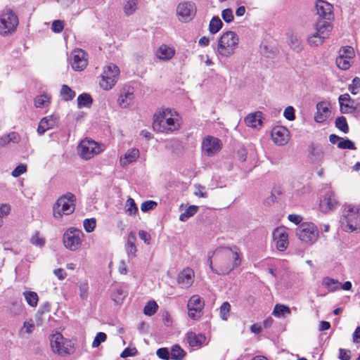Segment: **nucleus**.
Wrapping results in <instances>:
<instances>
[{
    "label": "nucleus",
    "mask_w": 360,
    "mask_h": 360,
    "mask_svg": "<svg viewBox=\"0 0 360 360\" xmlns=\"http://www.w3.org/2000/svg\"><path fill=\"white\" fill-rule=\"evenodd\" d=\"M204 306L205 302L198 295L191 296L187 304L188 317L192 320L200 319Z\"/></svg>",
    "instance_id": "nucleus-12"
},
{
    "label": "nucleus",
    "mask_w": 360,
    "mask_h": 360,
    "mask_svg": "<svg viewBox=\"0 0 360 360\" xmlns=\"http://www.w3.org/2000/svg\"><path fill=\"white\" fill-rule=\"evenodd\" d=\"M348 89L353 95L357 94L360 91V78L355 77L352 84L349 85Z\"/></svg>",
    "instance_id": "nucleus-50"
},
{
    "label": "nucleus",
    "mask_w": 360,
    "mask_h": 360,
    "mask_svg": "<svg viewBox=\"0 0 360 360\" xmlns=\"http://www.w3.org/2000/svg\"><path fill=\"white\" fill-rule=\"evenodd\" d=\"M339 56L345 58H352L354 56V49L351 46L342 47L339 51Z\"/></svg>",
    "instance_id": "nucleus-53"
},
{
    "label": "nucleus",
    "mask_w": 360,
    "mask_h": 360,
    "mask_svg": "<svg viewBox=\"0 0 360 360\" xmlns=\"http://www.w3.org/2000/svg\"><path fill=\"white\" fill-rule=\"evenodd\" d=\"M308 152L314 161L320 162L323 160L324 152L320 143H310L308 146Z\"/></svg>",
    "instance_id": "nucleus-26"
},
{
    "label": "nucleus",
    "mask_w": 360,
    "mask_h": 360,
    "mask_svg": "<svg viewBox=\"0 0 360 360\" xmlns=\"http://www.w3.org/2000/svg\"><path fill=\"white\" fill-rule=\"evenodd\" d=\"M170 109H165L153 116V129L156 132L169 133L177 130L178 123L172 118Z\"/></svg>",
    "instance_id": "nucleus-1"
},
{
    "label": "nucleus",
    "mask_w": 360,
    "mask_h": 360,
    "mask_svg": "<svg viewBox=\"0 0 360 360\" xmlns=\"http://www.w3.org/2000/svg\"><path fill=\"white\" fill-rule=\"evenodd\" d=\"M324 37L321 34H316V32L307 39L308 43L310 46H318L323 44L324 41Z\"/></svg>",
    "instance_id": "nucleus-45"
},
{
    "label": "nucleus",
    "mask_w": 360,
    "mask_h": 360,
    "mask_svg": "<svg viewBox=\"0 0 360 360\" xmlns=\"http://www.w3.org/2000/svg\"><path fill=\"white\" fill-rule=\"evenodd\" d=\"M50 97L46 94L37 96L34 100V105L36 108H43L47 103H49Z\"/></svg>",
    "instance_id": "nucleus-49"
},
{
    "label": "nucleus",
    "mask_w": 360,
    "mask_h": 360,
    "mask_svg": "<svg viewBox=\"0 0 360 360\" xmlns=\"http://www.w3.org/2000/svg\"><path fill=\"white\" fill-rule=\"evenodd\" d=\"M76 196L70 192L61 195L53 205L54 218L60 219L63 214L69 215L75 210Z\"/></svg>",
    "instance_id": "nucleus-3"
},
{
    "label": "nucleus",
    "mask_w": 360,
    "mask_h": 360,
    "mask_svg": "<svg viewBox=\"0 0 360 360\" xmlns=\"http://www.w3.org/2000/svg\"><path fill=\"white\" fill-rule=\"evenodd\" d=\"M338 200L335 198L334 193L332 191H328L325 193L322 200L319 203V207L321 212L327 213L329 211L333 210L338 205Z\"/></svg>",
    "instance_id": "nucleus-17"
},
{
    "label": "nucleus",
    "mask_w": 360,
    "mask_h": 360,
    "mask_svg": "<svg viewBox=\"0 0 360 360\" xmlns=\"http://www.w3.org/2000/svg\"><path fill=\"white\" fill-rule=\"evenodd\" d=\"M323 285L331 291H335L341 285L337 280L326 277L323 281Z\"/></svg>",
    "instance_id": "nucleus-43"
},
{
    "label": "nucleus",
    "mask_w": 360,
    "mask_h": 360,
    "mask_svg": "<svg viewBox=\"0 0 360 360\" xmlns=\"http://www.w3.org/2000/svg\"><path fill=\"white\" fill-rule=\"evenodd\" d=\"M194 273L191 269H184L178 276L177 282L181 288H188L193 282Z\"/></svg>",
    "instance_id": "nucleus-25"
},
{
    "label": "nucleus",
    "mask_w": 360,
    "mask_h": 360,
    "mask_svg": "<svg viewBox=\"0 0 360 360\" xmlns=\"http://www.w3.org/2000/svg\"><path fill=\"white\" fill-rule=\"evenodd\" d=\"M31 243L39 247H43L45 245V239L39 236V233L37 232L31 238Z\"/></svg>",
    "instance_id": "nucleus-57"
},
{
    "label": "nucleus",
    "mask_w": 360,
    "mask_h": 360,
    "mask_svg": "<svg viewBox=\"0 0 360 360\" xmlns=\"http://www.w3.org/2000/svg\"><path fill=\"white\" fill-rule=\"evenodd\" d=\"M198 210V206L190 205L183 213L180 214L179 220L181 221H186L190 217L196 214Z\"/></svg>",
    "instance_id": "nucleus-39"
},
{
    "label": "nucleus",
    "mask_w": 360,
    "mask_h": 360,
    "mask_svg": "<svg viewBox=\"0 0 360 360\" xmlns=\"http://www.w3.org/2000/svg\"><path fill=\"white\" fill-rule=\"evenodd\" d=\"M157 56L163 60L171 59L174 55V50L166 44H162L158 49Z\"/></svg>",
    "instance_id": "nucleus-28"
},
{
    "label": "nucleus",
    "mask_w": 360,
    "mask_h": 360,
    "mask_svg": "<svg viewBox=\"0 0 360 360\" xmlns=\"http://www.w3.org/2000/svg\"><path fill=\"white\" fill-rule=\"evenodd\" d=\"M107 339V335L105 333L99 332L96 334L93 342V347H98L102 342H105Z\"/></svg>",
    "instance_id": "nucleus-54"
},
{
    "label": "nucleus",
    "mask_w": 360,
    "mask_h": 360,
    "mask_svg": "<svg viewBox=\"0 0 360 360\" xmlns=\"http://www.w3.org/2000/svg\"><path fill=\"white\" fill-rule=\"evenodd\" d=\"M351 351L349 349H345L340 348L339 349V359L340 360H350L351 359Z\"/></svg>",
    "instance_id": "nucleus-64"
},
{
    "label": "nucleus",
    "mask_w": 360,
    "mask_h": 360,
    "mask_svg": "<svg viewBox=\"0 0 360 360\" xmlns=\"http://www.w3.org/2000/svg\"><path fill=\"white\" fill-rule=\"evenodd\" d=\"M289 45L295 52L300 53L302 50L301 39L297 35L292 34L289 36Z\"/></svg>",
    "instance_id": "nucleus-37"
},
{
    "label": "nucleus",
    "mask_w": 360,
    "mask_h": 360,
    "mask_svg": "<svg viewBox=\"0 0 360 360\" xmlns=\"http://www.w3.org/2000/svg\"><path fill=\"white\" fill-rule=\"evenodd\" d=\"M221 148V141L214 136H207L202 142V149L205 154L209 157H212L219 152Z\"/></svg>",
    "instance_id": "nucleus-13"
},
{
    "label": "nucleus",
    "mask_w": 360,
    "mask_h": 360,
    "mask_svg": "<svg viewBox=\"0 0 360 360\" xmlns=\"http://www.w3.org/2000/svg\"><path fill=\"white\" fill-rule=\"evenodd\" d=\"M329 20L321 18L317 20L315 24V30L316 32V34H321V36H323L325 39H327L329 37V34L332 30V25Z\"/></svg>",
    "instance_id": "nucleus-24"
},
{
    "label": "nucleus",
    "mask_w": 360,
    "mask_h": 360,
    "mask_svg": "<svg viewBox=\"0 0 360 360\" xmlns=\"http://www.w3.org/2000/svg\"><path fill=\"white\" fill-rule=\"evenodd\" d=\"M285 314H290V309L288 307L281 304H276L274 307L273 314L276 316H285Z\"/></svg>",
    "instance_id": "nucleus-41"
},
{
    "label": "nucleus",
    "mask_w": 360,
    "mask_h": 360,
    "mask_svg": "<svg viewBox=\"0 0 360 360\" xmlns=\"http://www.w3.org/2000/svg\"><path fill=\"white\" fill-rule=\"evenodd\" d=\"M96 142L94 141H83L78 147L79 155L84 160H89L94 154H96L95 150Z\"/></svg>",
    "instance_id": "nucleus-20"
},
{
    "label": "nucleus",
    "mask_w": 360,
    "mask_h": 360,
    "mask_svg": "<svg viewBox=\"0 0 360 360\" xmlns=\"http://www.w3.org/2000/svg\"><path fill=\"white\" fill-rule=\"evenodd\" d=\"M89 285L86 282L81 283L79 285V296L82 300L86 299L88 296Z\"/></svg>",
    "instance_id": "nucleus-61"
},
{
    "label": "nucleus",
    "mask_w": 360,
    "mask_h": 360,
    "mask_svg": "<svg viewBox=\"0 0 360 360\" xmlns=\"http://www.w3.org/2000/svg\"><path fill=\"white\" fill-rule=\"evenodd\" d=\"M26 166L22 164H20L13 170L11 174L14 177H18L22 174H24L26 172Z\"/></svg>",
    "instance_id": "nucleus-62"
},
{
    "label": "nucleus",
    "mask_w": 360,
    "mask_h": 360,
    "mask_svg": "<svg viewBox=\"0 0 360 360\" xmlns=\"http://www.w3.org/2000/svg\"><path fill=\"white\" fill-rule=\"evenodd\" d=\"M197 11L196 5L192 1H184L178 4L176 14L182 22H188L195 16Z\"/></svg>",
    "instance_id": "nucleus-11"
},
{
    "label": "nucleus",
    "mask_w": 360,
    "mask_h": 360,
    "mask_svg": "<svg viewBox=\"0 0 360 360\" xmlns=\"http://www.w3.org/2000/svg\"><path fill=\"white\" fill-rule=\"evenodd\" d=\"M157 356L163 360H169L171 358V352L167 347L159 348L156 352Z\"/></svg>",
    "instance_id": "nucleus-55"
},
{
    "label": "nucleus",
    "mask_w": 360,
    "mask_h": 360,
    "mask_svg": "<svg viewBox=\"0 0 360 360\" xmlns=\"http://www.w3.org/2000/svg\"><path fill=\"white\" fill-rule=\"evenodd\" d=\"M93 103V99L90 94L82 93L77 97V107L82 108L84 107L90 108Z\"/></svg>",
    "instance_id": "nucleus-31"
},
{
    "label": "nucleus",
    "mask_w": 360,
    "mask_h": 360,
    "mask_svg": "<svg viewBox=\"0 0 360 360\" xmlns=\"http://www.w3.org/2000/svg\"><path fill=\"white\" fill-rule=\"evenodd\" d=\"M120 75V69L115 64L107 65L103 70L100 86L104 90H109L116 84Z\"/></svg>",
    "instance_id": "nucleus-9"
},
{
    "label": "nucleus",
    "mask_w": 360,
    "mask_h": 360,
    "mask_svg": "<svg viewBox=\"0 0 360 360\" xmlns=\"http://www.w3.org/2000/svg\"><path fill=\"white\" fill-rule=\"evenodd\" d=\"M126 212L131 216L136 214L138 212V207L135 203V201L131 198H129L126 202Z\"/></svg>",
    "instance_id": "nucleus-46"
},
{
    "label": "nucleus",
    "mask_w": 360,
    "mask_h": 360,
    "mask_svg": "<svg viewBox=\"0 0 360 360\" xmlns=\"http://www.w3.org/2000/svg\"><path fill=\"white\" fill-rule=\"evenodd\" d=\"M60 96L65 101H72L75 97V92L68 85L63 84L61 87Z\"/></svg>",
    "instance_id": "nucleus-38"
},
{
    "label": "nucleus",
    "mask_w": 360,
    "mask_h": 360,
    "mask_svg": "<svg viewBox=\"0 0 360 360\" xmlns=\"http://www.w3.org/2000/svg\"><path fill=\"white\" fill-rule=\"evenodd\" d=\"M231 311V304L228 302L222 303L219 308L220 318L224 321H227Z\"/></svg>",
    "instance_id": "nucleus-40"
},
{
    "label": "nucleus",
    "mask_w": 360,
    "mask_h": 360,
    "mask_svg": "<svg viewBox=\"0 0 360 360\" xmlns=\"http://www.w3.org/2000/svg\"><path fill=\"white\" fill-rule=\"evenodd\" d=\"M262 112H257L248 115L245 118V122L248 127L256 128L258 125L262 124Z\"/></svg>",
    "instance_id": "nucleus-29"
},
{
    "label": "nucleus",
    "mask_w": 360,
    "mask_h": 360,
    "mask_svg": "<svg viewBox=\"0 0 360 360\" xmlns=\"http://www.w3.org/2000/svg\"><path fill=\"white\" fill-rule=\"evenodd\" d=\"M23 296L28 305L32 307H36L37 306L39 297L37 292L27 290L23 292Z\"/></svg>",
    "instance_id": "nucleus-33"
},
{
    "label": "nucleus",
    "mask_w": 360,
    "mask_h": 360,
    "mask_svg": "<svg viewBox=\"0 0 360 360\" xmlns=\"http://www.w3.org/2000/svg\"><path fill=\"white\" fill-rule=\"evenodd\" d=\"M186 342L191 347H200L206 340L204 334H196L193 331H189L186 335Z\"/></svg>",
    "instance_id": "nucleus-23"
},
{
    "label": "nucleus",
    "mask_w": 360,
    "mask_h": 360,
    "mask_svg": "<svg viewBox=\"0 0 360 360\" xmlns=\"http://www.w3.org/2000/svg\"><path fill=\"white\" fill-rule=\"evenodd\" d=\"M283 116L286 120L289 121L294 120L295 119V109L293 108V107L288 106L287 108H285L283 112Z\"/></svg>",
    "instance_id": "nucleus-59"
},
{
    "label": "nucleus",
    "mask_w": 360,
    "mask_h": 360,
    "mask_svg": "<svg viewBox=\"0 0 360 360\" xmlns=\"http://www.w3.org/2000/svg\"><path fill=\"white\" fill-rule=\"evenodd\" d=\"M96 225V221L94 218L86 219H84V223H83L84 230L87 233L92 232L94 230Z\"/></svg>",
    "instance_id": "nucleus-51"
},
{
    "label": "nucleus",
    "mask_w": 360,
    "mask_h": 360,
    "mask_svg": "<svg viewBox=\"0 0 360 360\" xmlns=\"http://www.w3.org/2000/svg\"><path fill=\"white\" fill-rule=\"evenodd\" d=\"M18 25V18L11 10H8L0 16V34L6 36L14 32Z\"/></svg>",
    "instance_id": "nucleus-10"
},
{
    "label": "nucleus",
    "mask_w": 360,
    "mask_h": 360,
    "mask_svg": "<svg viewBox=\"0 0 360 360\" xmlns=\"http://www.w3.org/2000/svg\"><path fill=\"white\" fill-rule=\"evenodd\" d=\"M288 129L284 127L277 126L271 131L273 141L278 146H283L287 143Z\"/></svg>",
    "instance_id": "nucleus-22"
},
{
    "label": "nucleus",
    "mask_w": 360,
    "mask_h": 360,
    "mask_svg": "<svg viewBox=\"0 0 360 360\" xmlns=\"http://www.w3.org/2000/svg\"><path fill=\"white\" fill-rule=\"evenodd\" d=\"M352 58H345L344 57H340L338 56L336 58V64L337 66L342 70H347L350 67V60Z\"/></svg>",
    "instance_id": "nucleus-48"
},
{
    "label": "nucleus",
    "mask_w": 360,
    "mask_h": 360,
    "mask_svg": "<svg viewBox=\"0 0 360 360\" xmlns=\"http://www.w3.org/2000/svg\"><path fill=\"white\" fill-rule=\"evenodd\" d=\"M340 223L347 232L360 231V209L349 206L340 218Z\"/></svg>",
    "instance_id": "nucleus-4"
},
{
    "label": "nucleus",
    "mask_w": 360,
    "mask_h": 360,
    "mask_svg": "<svg viewBox=\"0 0 360 360\" xmlns=\"http://www.w3.org/2000/svg\"><path fill=\"white\" fill-rule=\"evenodd\" d=\"M338 147L340 149L356 150L354 143L349 139H342L338 143Z\"/></svg>",
    "instance_id": "nucleus-47"
},
{
    "label": "nucleus",
    "mask_w": 360,
    "mask_h": 360,
    "mask_svg": "<svg viewBox=\"0 0 360 360\" xmlns=\"http://www.w3.org/2000/svg\"><path fill=\"white\" fill-rule=\"evenodd\" d=\"M84 238L83 232L76 228L68 229L63 234V244L67 249L75 251L82 245Z\"/></svg>",
    "instance_id": "nucleus-8"
},
{
    "label": "nucleus",
    "mask_w": 360,
    "mask_h": 360,
    "mask_svg": "<svg viewBox=\"0 0 360 360\" xmlns=\"http://www.w3.org/2000/svg\"><path fill=\"white\" fill-rule=\"evenodd\" d=\"M58 120L59 116L55 114L43 117L39 123L37 133L39 135L44 134L47 130L53 128Z\"/></svg>",
    "instance_id": "nucleus-19"
},
{
    "label": "nucleus",
    "mask_w": 360,
    "mask_h": 360,
    "mask_svg": "<svg viewBox=\"0 0 360 360\" xmlns=\"http://www.w3.org/2000/svg\"><path fill=\"white\" fill-rule=\"evenodd\" d=\"M138 353V350L136 347H127L125 348L120 354L121 358H127L129 356H134Z\"/></svg>",
    "instance_id": "nucleus-58"
},
{
    "label": "nucleus",
    "mask_w": 360,
    "mask_h": 360,
    "mask_svg": "<svg viewBox=\"0 0 360 360\" xmlns=\"http://www.w3.org/2000/svg\"><path fill=\"white\" fill-rule=\"evenodd\" d=\"M64 27L63 21L60 20H54L52 23L51 30L55 33H60Z\"/></svg>",
    "instance_id": "nucleus-60"
},
{
    "label": "nucleus",
    "mask_w": 360,
    "mask_h": 360,
    "mask_svg": "<svg viewBox=\"0 0 360 360\" xmlns=\"http://www.w3.org/2000/svg\"><path fill=\"white\" fill-rule=\"evenodd\" d=\"M86 56V52L82 49L74 51L72 59L70 62L73 70L82 71L86 67L88 62Z\"/></svg>",
    "instance_id": "nucleus-15"
},
{
    "label": "nucleus",
    "mask_w": 360,
    "mask_h": 360,
    "mask_svg": "<svg viewBox=\"0 0 360 360\" xmlns=\"http://www.w3.org/2000/svg\"><path fill=\"white\" fill-rule=\"evenodd\" d=\"M139 236L141 240H143V242L149 245L150 243L151 237L149 233L144 230H141L139 232Z\"/></svg>",
    "instance_id": "nucleus-63"
},
{
    "label": "nucleus",
    "mask_w": 360,
    "mask_h": 360,
    "mask_svg": "<svg viewBox=\"0 0 360 360\" xmlns=\"http://www.w3.org/2000/svg\"><path fill=\"white\" fill-rule=\"evenodd\" d=\"M315 8L320 18L330 20L333 18V6L330 4L323 0H317Z\"/></svg>",
    "instance_id": "nucleus-18"
},
{
    "label": "nucleus",
    "mask_w": 360,
    "mask_h": 360,
    "mask_svg": "<svg viewBox=\"0 0 360 360\" xmlns=\"http://www.w3.org/2000/svg\"><path fill=\"white\" fill-rule=\"evenodd\" d=\"M158 309V305L155 301H149L143 308V313L146 316H153Z\"/></svg>",
    "instance_id": "nucleus-42"
},
{
    "label": "nucleus",
    "mask_w": 360,
    "mask_h": 360,
    "mask_svg": "<svg viewBox=\"0 0 360 360\" xmlns=\"http://www.w3.org/2000/svg\"><path fill=\"white\" fill-rule=\"evenodd\" d=\"M136 240V238L135 234L133 232H130L127 238L126 250L127 254L129 255H131L133 257L136 256V252L137 251L136 247L135 245Z\"/></svg>",
    "instance_id": "nucleus-30"
},
{
    "label": "nucleus",
    "mask_w": 360,
    "mask_h": 360,
    "mask_svg": "<svg viewBox=\"0 0 360 360\" xmlns=\"http://www.w3.org/2000/svg\"><path fill=\"white\" fill-rule=\"evenodd\" d=\"M127 295V292L124 290L122 287L120 286L115 289L114 292L112 293L111 297L117 304H119L122 302Z\"/></svg>",
    "instance_id": "nucleus-35"
},
{
    "label": "nucleus",
    "mask_w": 360,
    "mask_h": 360,
    "mask_svg": "<svg viewBox=\"0 0 360 360\" xmlns=\"http://www.w3.org/2000/svg\"><path fill=\"white\" fill-rule=\"evenodd\" d=\"M138 0H125L123 4V10L127 16L132 15L137 9Z\"/></svg>",
    "instance_id": "nucleus-36"
},
{
    "label": "nucleus",
    "mask_w": 360,
    "mask_h": 360,
    "mask_svg": "<svg viewBox=\"0 0 360 360\" xmlns=\"http://www.w3.org/2000/svg\"><path fill=\"white\" fill-rule=\"evenodd\" d=\"M186 352L178 344L174 345L171 347V359L173 360H183L186 356Z\"/></svg>",
    "instance_id": "nucleus-34"
},
{
    "label": "nucleus",
    "mask_w": 360,
    "mask_h": 360,
    "mask_svg": "<svg viewBox=\"0 0 360 360\" xmlns=\"http://www.w3.org/2000/svg\"><path fill=\"white\" fill-rule=\"evenodd\" d=\"M239 38L233 31H227L219 37L217 43V53L222 57L231 56L238 47Z\"/></svg>",
    "instance_id": "nucleus-2"
},
{
    "label": "nucleus",
    "mask_w": 360,
    "mask_h": 360,
    "mask_svg": "<svg viewBox=\"0 0 360 360\" xmlns=\"http://www.w3.org/2000/svg\"><path fill=\"white\" fill-rule=\"evenodd\" d=\"M338 101L340 107V112L343 114L352 113L355 111L354 100L348 94H344L339 96Z\"/></svg>",
    "instance_id": "nucleus-21"
},
{
    "label": "nucleus",
    "mask_w": 360,
    "mask_h": 360,
    "mask_svg": "<svg viewBox=\"0 0 360 360\" xmlns=\"http://www.w3.org/2000/svg\"><path fill=\"white\" fill-rule=\"evenodd\" d=\"M139 150L138 148L129 149L124 154V158H120L121 165L123 167L132 163L139 157Z\"/></svg>",
    "instance_id": "nucleus-27"
},
{
    "label": "nucleus",
    "mask_w": 360,
    "mask_h": 360,
    "mask_svg": "<svg viewBox=\"0 0 360 360\" xmlns=\"http://www.w3.org/2000/svg\"><path fill=\"white\" fill-rule=\"evenodd\" d=\"M221 17L226 23L231 22L234 18L233 11L231 8L224 9L221 12Z\"/></svg>",
    "instance_id": "nucleus-56"
},
{
    "label": "nucleus",
    "mask_w": 360,
    "mask_h": 360,
    "mask_svg": "<svg viewBox=\"0 0 360 360\" xmlns=\"http://www.w3.org/2000/svg\"><path fill=\"white\" fill-rule=\"evenodd\" d=\"M223 22L219 16H213L209 23V32L212 34L217 33L223 27Z\"/></svg>",
    "instance_id": "nucleus-32"
},
{
    "label": "nucleus",
    "mask_w": 360,
    "mask_h": 360,
    "mask_svg": "<svg viewBox=\"0 0 360 360\" xmlns=\"http://www.w3.org/2000/svg\"><path fill=\"white\" fill-rule=\"evenodd\" d=\"M50 341L54 353L59 355H67L75 352V343L72 340L64 338L60 333L53 335Z\"/></svg>",
    "instance_id": "nucleus-6"
},
{
    "label": "nucleus",
    "mask_w": 360,
    "mask_h": 360,
    "mask_svg": "<svg viewBox=\"0 0 360 360\" xmlns=\"http://www.w3.org/2000/svg\"><path fill=\"white\" fill-rule=\"evenodd\" d=\"M134 99V88L131 86H124L120 91V96L117 99V103L121 108H125L133 103Z\"/></svg>",
    "instance_id": "nucleus-16"
},
{
    "label": "nucleus",
    "mask_w": 360,
    "mask_h": 360,
    "mask_svg": "<svg viewBox=\"0 0 360 360\" xmlns=\"http://www.w3.org/2000/svg\"><path fill=\"white\" fill-rule=\"evenodd\" d=\"M217 261L226 262V265H223V268L219 271V273L226 275L240 264L241 258L237 252H232L230 248H228L217 256Z\"/></svg>",
    "instance_id": "nucleus-5"
},
{
    "label": "nucleus",
    "mask_w": 360,
    "mask_h": 360,
    "mask_svg": "<svg viewBox=\"0 0 360 360\" xmlns=\"http://www.w3.org/2000/svg\"><path fill=\"white\" fill-rule=\"evenodd\" d=\"M335 127L344 133L349 131V126L345 117L340 116L335 120Z\"/></svg>",
    "instance_id": "nucleus-44"
},
{
    "label": "nucleus",
    "mask_w": 360,
    "mask_h": 360,
    "mask_svg": "<svg viewBox=\"0 0 360 360\" xmlns=\"http://www.w3.org/2000/svg\"><path fill=\"white\" fill-rule=\"evenodd\" d=\"M273 238L279 251H284L288 246V234L284 226L277 227L273 231Z\"/></svg>",
    "instance_id": "nucleus-14"
},
{
    "label": "nucleus",
    "mask_w": 360,
    "mask_h": 360,
    "mask_svg": "<svg viewBox=\"0 0 360 360\" xmlns=\"http://www.w3.org/2000/svg\"><path fill=\"white\" fill-rule=\"evenodd\" d=\"M158 205L155 201L149 200L143 202L141 205V210L143 212L154 210Z\"/></svg>",
    "instance_id": "nucleus-52"
},
{
    "label": "nucleus",
    "mask_w": 360,
    "mask_h": 360,
    "mask_svg": "<svg viewBox=\"0 0 360 360\" xmlns=\"http://www.w3.org/2000/svg\"><path fill=\"white\" fill-rule=\"evenodd\" d=\"M296 235L307 244L315 243L319 238V230L313 223H302L296 230Z\"/></svg>",
    "instance_id": "nucleus-7"
}]
</instances>
